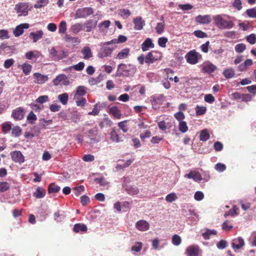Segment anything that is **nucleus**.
I'll return each instance as SVG.
<instances>
[{
	"instance_id": "obj_44",
	"label": "nucleus",
	"mask_w": 256,
	"mask_h": 256,
	"mask_svg": "<svg viewBox=\"0 0 256 256\" xmlns=\"http://www.w3.org/2000/svg\"><path fill=\"white\" fill-rule=\"evenodd\" d=\"M10 188V184L7 182H0V192H3Z\"/></svg>"
},
{
	"instance_id": "obj_18",
	"label": "nucleus",
	"mask_w": 256,
	"mask_h": 256,
	"mask_svg": "<svg viewBox=\"0 0 256 256\" xmlns=\"http://www.w3.org/2000/svg\"><path fill=\"white\" fill-rule=\"evenodd\" d=\"M110 140L115 142H119L121 141V136L118 134V132L117 130L116 127L112 128L110 134Z\"/></svg>"
},
{
	"instance_id": "obj_52",
	"label": "nucleus",
	"mask_w": 256,
	"mask_h": 256,
	"mask_svg": "<svg viewBox=\"0 0 256 256\" xmlns=\"http://www.w3.org/2000/svg\"><path fill=\"white\" fill-rule=\"evenodd\" d=\"M246 12L250 18H256V8L248 9Z\"/></svg>"
},
{
	"instance_id": "obj_23",
	"label": "nucleus",
	"mask_w": 256,
	"mask_h": 256,
	"mask_svg": "<svg viewBox=\"0 0 256 256\" xmlns=\"http://www.w3.org/2000/svg\"><path fill=\"white\" fill-rule=\"evenodd\" d=\"M154 44L152 42V39L150 38H147L142 44V50L143 52H146L150 48H154Z\"/></svg>"
},
{
	"instance_id": "obj_37",
	"label": "nucleus",
	"mask_w": 256,
	"mask_h": 256,
	"mask_svg": "<svg viewBox=\"0 0 256 256\" xmlns=\"http://www.w3.org/2000/svg\"><path fill=\"white\" fill-rule=\"evenodd\" d=\"M210 138V134L208 132V130L206 129H204L202 130L200 136V139L202 141H206Z\"/></svg>"
},
{
	"instance_id": "obj_51",
	"label": "nucleus",
	"mask_w": 256,
	"mask_h": 256,
	"mask_svg": "<svg viewBox=\"0 0 256 256\" xmlns=\"http://www.w3.org/2000/svg\"><path fill=\"white\" fill-rule=\"evenodd\" d=\"M178 198L176 194L174 192L170 193L168 194L166 198V200L167 202H172L176 200Z\"/></svg>"
},
{
	"instance_id": "obj_9",
	"label": "nucleus",
	"mask_w": 256,
	"mask_h": 256,
	"mask_svg": "<svg viewBox=\"0 0 256 256\" xmlns=\"http://www.w3.org/2000/svg\"><path fill=\"white\" fill-rule=\"evenodd\" d=\"M186 253L188 256H198L202 250L198 245L192 244L186 248Z\"/></svg>"
},
{
	"instance_id": "obj_22",
	"label": "nucleus",
	"mask_w": 256,
	"mask_h": 256,
	"mask_svg": "<svg viewBox=\"0 0 256 256\" xmlns=\"http://www.w3.org/2000/svg\"><path fill=\"white\" fill-rule=\"evenodd\" d=\"M134 24V28L136 30H141L145 24L144 21L142 20V17L138 16L134 18L133 20Z\"/></svg>"
},
{
	"instance_id": "obj_29",
	"label": "nucleus",
	"mask_w": 256,
	"mask_h": 256,
	"mask_svg": "<svg viewBox=\"0 0 256 256\" xmlns=\"http://www.w3.org/2000/svg\"><path fill=\"white\" fill-rule=\"evenodd\" d=\"M46 195V190L41 187H38L36 190L34 192L33 196L36 198H41Z\"/></svg>"
},
{
	"instance_id": "obj_19",
	"label": "nucleus",
	"mask_w": 256,
	"mask_h": 256,
	"mask_svg": "<svg viewBox=\"0 0 256 256\" xmlns=\"http://www.w3.org/2000/svg\"><path fill=\"white\" fill-rule=\"evenodd\" d=\"M136 228L140 231H146L150 228L148 222L144 220H140L136 224Z\"/></svg>"
},
{
	"instance_id": "obj_47",
	"label": "nucleus",
	"mask_w": 256,
	"mask_h": 256,
	"mask_svg": "<svg viewBox=\"0 0 256 256\" xmlns=\"http://www.w3.org/2000/svg\"><path fill=\"white\" fill-rule=\"evenodd\" d=\"M2 45L4 46H2V51L4 54H10L12 52V51L14 50V46H8L6 44H2Z\"/></svg>"
},
{
	"instance_id": "obj_24",
	"label": "nucleus",
	"mask_w": 256,
	"mask_h": 256,
	"mask_svg": "<svg viewBox=\"0 0 256 256\" xmlns=\"http://www.w3.org/2000/svg\"><path fill=\"white\" fill-rule=\"evenodd\" d=\"M130 49L125 48L120 50L115 57L116 59L122 60L127 58L130 56Z\"/></svg>"
},
{
	"instance_id": "obj_54",
	"label": "nucleus",
	"mask_w": 256,
	"mask_h": 256,
	"mask_svg": "<svg viewBox=\"0 0 256 256\" xmlns=\"http://www.w3.org/2000/svg\"><path fill=\"white\" fill-rule=\"evenodd\" d=\"M73 190L76 196H78L82 192H84V188L83 186H80L73 188Z\"/></svg>"
},
{
	"instance_id": "obj_2",
	"label": "nucleus",
	"mask_w": 256,
	"mask_h": 256,
	"mask_svg": "<svg viewBox=\"0 0 256 256\" xmlns=\"http://www.w3.org/2000/svg\"><path fill=\"white\" fill-rule=\"evenodd\" d=\"M136 68L131 64H120L118 66L116 71V76H128L130 72H135Z\"/></svg>"
},
{
	"instance_id": "obj_53",
	"label": "nucleus",
	"mask_w": 256,
	"mask_h": 256,
	"mask_svg": "<svg viewBox=\"0 0 256 256\" xmlns=\"http://www.w3.org/2000/svg\"><path fill=\"white\" fill-rule=\"evenodd\" d=\"M168 42V39L165 37L160 38L158 40V44L162 48H166V44Z\"/></svg>"
},
{
	"instance_id": "obj_8",
	"label": "nucleus",
	"mask_w": 256,
	"mask_h": 256,
	"mask_svg": "<svg viewBox=\"0 0 256 256\" xmlns=\"http://www.w3.org/2000/svg\"><path fill=\"white\" fill-rule=\"evenodd\" d=\"M108 45L105 44L104 42L102 44L98 54L99 58H104L111 55L114 48L108 47Z\"/></svg>"
},
{
	"instance_id": "obj_10",
	"label": "nucleus",
	"mask_w": 256,
	"mask_h": 256,
	"mask_svg": "<svg viewBox=\"0 0 256 256\" xmlns=\"http://www.w3.org/2000/svg\"><path fill=\"white\" fill-rule=\"evenodd\" d=\"M53 83L54 86L64 85L68 86L70 84L68 77L63 74H59L54 80Z\"/></svg>"
},
{
	"instance_id": "obj_55",
	"label": "nucleus",
	"mask_w": 256,
	"mask_h": 256,
	"mask_svg": "<svg viewBox=\"0 0 256 256\" xmlns=\"http://www.w3.org/2000/svg\"><path fill=\"white\" fill-rule=\"evenodd\" d=\"M48 100V96H40L36 100L35 102L40 104L46 102Z\"/></svg>"
},
{
	"instance_id": "obj_14",
	"label": "nucleus",
	"mask_w": 256,
	"mask_h": 256,
	"mask_svg": "<svg viewBox=\"0 0 256 256\" xmlns=\"http://www.w3.org/2000/svg\"><path fill=\"white\" fill-rule=\"evenodd\" d=\"M33 76L34 78V82L39 84H44L48 78V76L42 74L39 72H35Z\"/></svg>"
},
{
	"instance_id": "obj_42",
	"label": "nucleus",
	"mask_w": 256,
	"mask_h": 256,
	"mask_svg": "<svg viewBox=\"0 0 256 256\" xmlns=\"http://www.w3.org/2000/svg\"><path fill=\"white\" fill-rule=\"evenodd\" d=\"M216 232L215 230H206V232L202 234V236L205 240H208L212 235H216Z\"/></svg>"
},
{
	"instance_id": "obj_6",
	"label": "nucleus",
	"mask_w": 256,
	"mask_h": 256,
	"mask_svg": "<svg viewBox=\"0 0 256 256\" xmlns=\"http://www.w3.org/2000/svg\"><path fill=\"white\" fill-rule=\"evenodd\" d=\"M93 10L91 8H84L78 9L75 14L76 18H86L92 14Z\"/></svg>"
},
{
	"instance_id": "obj_21",
	"label": "nucleus",
	"mask_w": 256,
	"mask_h": 256,
	"mask_svg": "<svg viewBox=\"0 0 256 256\" xmlns=\"http://www.w3.org/2000/svg\"><path fill=\"white\" fill-rule=\"evenodd\" d=\"M244 240L240 238L234 239L232 242V246L234 249L238 250L244 246Z\"/></svg>"
},
{
	"instance_id": "obj_31",
	"label": "nucleus",
	"mask_w": 256,
	"mask_h": 256,
	"mask_svg": "<svg viewBox=\"0 0 256 256\" xmlns=\"http://www.w3.org/2000/svg\"><path fill=\"white\" fill-rule=\"evenodd\" d=\"M73 230L75 232H84L87 231V227L86 225L84 224H76L74 225Z\"/></svg>"
},
{
	"instance_id": "obj_40",
	"label": "nucleus",
	"mask_w": 256,
	"mask_h": 256,
	"mask_svg": "<svg viewBox=\"0 0 256 256\" xmlns=\"http://www.w3.org/2000/svg\"><path fill=\"white\" fill-rule=\"evenodd\" d=\"M127 120H124L118 123V126L119 128L122 130L124 133H126L128 130V126L127 124Z\"/></svg>"
},
{
	"instance_id": "obj_1",
	"label": "nucleus",
	"mask_w": 256,
	"mask_h": 256,
	"mask_svg": "<svg viewBox=\"0 0 256 256\" xmlns=\"http://www.w3.org/2000/svg\"><path fill=\"white\" fill-rule=\"evenodd\" d=\"M215 24L220 29H228L234 27L232 21H228L223 18L221 16L216 15L213 18Z\"/></svg>"
},
{
	"instance_id": "obj_56",
	"label": "nucleus",
	"mask_w": 256,
	"mask_h": 256,
	"mask_svg": "<svg viewBox=\"0 0 256 256\" xmlns=\"http://www.w3.org/2000/svg\"><path fill=\"white\" fill-rule=\"evenodd\" d=\"M246 40L250 44H254L256 43V35L252 34L246 37Z\"/></svg>"
},
{
	"instance_id": "obj_32",
	"label": "nucleus",
	"mask_w": 256,
	"mask_h": 256,
	"mask_svg": "<svg viewBox=\"0 0 256 256\" xmlns=\"http://www.w3.org/2000/svg\"><path fill=\"white\" fill-rule=\"evenodd\" d=\"M82 53L84 55V58L86 60H88L92 56L91 50L88 46H84L82 50Z\"/></svg>"
},
{
	"instance_id": "obj_3",
	"label": "nucleus",
	"mask_w": 256,
	"mask_h": 256,
	"mask_svg": "<svg viewBox=\"0 0 256 256\" xmlns=\"http://www.w3.org/2000/svg\"><path fill=\"white\" fill-rule=\"evenodd\" d=\"M185 58L188 63L196 64L198 62L199 60L202 58V55L195 50H193L186 54Z\"/></svg>"
},
{
	"instance_id": "obj_41",
	"label": "nucleus",
	"mask_w": 256,
	"mask_h": 256,
	"mask_svg": "<svg viewBox=\"0 0 256 256\" xmlns=\"http://www.w3.org/2000/svg\"><path fill=\"white\" fill-rule=\"evenodd\" d=\"M68 98V94L66 93H64L61 94H60L58 96V99L60 101V102L64 105H65L67 104Z\"/></svg>"
},
{
	"instance_id": "obj_39",
	"label": "nucleus",
	"mask_w": 256,
	"mask_h": 256,
	"mask_svg": "<svg viewBox=\"0 0 256 256\" xmlns=\"http://www.w3.org/2000/svg\"><path fill=\"white\" fill-rule=\"evenodd\" d=\"M22 70L23 72L26 75H28L30 74L32 70V65L24 63L22 65Z\"/></svg>"
},
{
	"instance_id": "obj_57",
	"label": "nucleus",
	"mask_w": 256,
	"mask_h": 256,
	"mask_svg": "<svg viewBox=\"0 0 256 256\" xmlns=\"http://www.w3.org/2000/svg\"><path fill=\"white\" fill-rule=\"evenodd\" d=\"M234 48L237 52H242L246 49V46L242 43L238 44L235 46Z\"/></svg>"
},
{
	"instance_id": "obj_50",
	"label": "nucleus",
	"mask_w": 256,
	"mask_h": 256,
	"mask_svg": "<svg viewBox=\"0 0 256 256\" xmlns=\"http://www.w3.org/2000/svg\"><path fill=\"white\" fill-rule=\"evenodd\" d=\"M206 108L205 106H197L196 108V114L198 116L202 115L206 112Z\"/></svg>"
},
{
	"instance_id": "obj_15",
	"label": "nucleus",
	"mask_w": 256,
	"mask_h": 256,
	"mask_svg": "<svg viewBox=\"0 0 256 256\" xmlns=\"http://www.w3.org/2000/svg\"><path fill=\"white\" fill-rule=\"evenodd\" d=\"M29 26L30 25L28 23L22 24L18 25L14 30V34L16 37L20 36L23 34L24 29H27Z\"/></svg>"
},
{
	"instance_id": "obj_48",
	"label": "nucleus",
	"mask_w": 256,
	"mask_h": 256,
	"mask_svg": "<svg viewBox=\"0 0 256 256\" xmlns=\"http://www.w3.org/2000/svg\"><path fill=\"white\" fill-rule=\"evenodd\" d=\"M179 130L182 133H185L188 130V127L186 122H180L178 124Z\"/></svg>"
},
{
	"instance_id": "obj_25",
	"label": "nucleus",
	"mask_w": 256,
	"mask_h": 256,
	"mask_svg": "<svg viewBox=\"0 0 256 256\" xmlns=\"http://www.w3.org/2000/svg\"><path fill=\"white\" fill-rule=\"evenodd\" d=\"M44 32L42 30H38L36 32H32L30 34V37L32 39L34 42H36L42 38Z\"/></svg>"
},
{
	"instance_id": "obj_28",
	"label": "nucleus",
	"mask_w": 256,
	"mask_h": 256,
	"mask_svg": "<svg viewBox=\"0 0 256 256\" xmlns=\"http://www.w3.org/2000/svg\"><path fill=\"white\" fill-rule=\"evenodd\" d=\"M109 113L118 119H120L122 116V114L120 110L116 106H114L110 108L109 110Z\"/></svg>"
},
{
	"instance_id": "obj_43",
	"label": "nucleus",
	"mask_w": 256,
	"mask_h": 256,
	"mask_svg": "<svg viewBox=\"0 0 256 256\" xmlns=\"http://www.w3.org/2000/svg\"><path fill=\"white\" fill-rule=\"evenodd\" d=\"M165 28V24L163 21L162 22H158L157 24L156 27V32L158 34H161L164 32Z\"/></svg>"
},
{
	"instance_id": "obj_13",
	"label": "nucleus",
	"mask_w": 256,
	"mask_h": 256,
	"mask_svg": "<svg viewBox=\"0 0 256 256\" xmlns=\"http://www.w3.org/2000/svg\"><path fill=\"white\" fill-rule=\"evenodd\" d=\"M24 108L19 107L12 110V116L16 120H21L24 118Z\"/></svg>"
},
{
	"instance_id": "obj_45",
	"label": "nucleus",
	"mask_w": 256,
	"mask_h": 256,
	"mask_svg": "<svg viewBox=\"0 0 256 256\" xmlns=\"http://www.w3.org/2000/svg\"><path fill=\"white\" fill-rule=\"evenodd\" d=\"M86 88L84 86H78L77 88L76 94L80 96H84L86 94Z\"/></svg>"
},
{
	"instance_id": "obj_26",
	"label": "nucleus",
	"mask_w": 256,
	"mask_h": 256,
	"mask_svg": "<svg viewBox=\"0 0 256 256\" xmlns=\"http://www.w3.org/2000/svg\"><path fill=\"white\" fill-rule=\"evenodd\" d=\"M127 38L123 35H120L118 39L114 38L104 42L105 44L110 45L112 44L123 43L127 40Z\"/></svg>"
},
{
	"instance_id": "obj_27",
	"label": "nucleus",
	"mask_w": 256,
	"mask_h": 256,
	"mask_svg": "<svg viewBox=\"0 0 256 256\" xmlns=\"http://www.w3.org/2000/svg\"><path fill=\"white\" fill-rule=\"evenodd\" d=\"M216 69V66L212 64H206L202 66V71L204 72L211 74Z\"/></svg>"
},
{
	"instance_id": "obj_62",
	"label": "nucleus",
	"mask_w": 256,
	"mask_h": 256,
	"mask_svg": "<svg viewBox=\"0 0 256 256\" xmlns=\"http://www.w3.org/2000/svg\"><path fill=\"white\" fill-rule=\"evenodd\" d=\"M110 24V22L108 20H106L98 24L99 28L102 30L104 28H108Z\"/></svg>"
},
{
	"instance_id": "obj_61",
	"label": "nucleus",
	"mask_w": 256,
	"mask_h": 256,
	"mask_svg": "<svg viewBox=\"0 0 256 256\" xmlns=\"http://www.w3.org/2000/svg\"><path fill=\"white\" fill-rule=\"evenodd\" d=\"M84 62H78V64L70 66L69 68V69L74 68L76 70L80 71L84 69Z\"/></svg>"
},
{
	"instance_id": "obj_35",
	"label": "nucleus",
	"mask_w": 256,
	"mask_h": 256,
	"mask_svg": "<svg viewBox=\"0 0 256 256\" xmlns=\"http://www.w3.org/2000/svg\"><path fill=\"white\" fill-rule=\"evenodd\" d=\"M50 54L54 60H59L63 58V56L58 54V52L54 48H52L50 50Z\"/></svg>"
},
{
	"instance_id": "obj_5",
	"label": "nucleus",
	"mask_w": 256,
	"mask_h": 256,
	"mask_svg": "<svg viewBox=\"0 0 256 256\" xmlns=\"http://www.w3.org/2000/svg\"><path fill=\"white\" fill-rule=\"evenodd\" d=\"M162 54L158 51L152 50L149 52L145 58V62L148 65L154 62L160 60Z\"/></svg>"
},
{
	"instance_id": "obj_17",
	"label": "nucleus",
	"mask_w": 256,
	"mask_h": 256,
	"mask_svg": "<svg viewBox=\"0 0 256 256\" xmlns=\"http://www.w3.org/2000/svg\"><path fill=\"white\" fill-rule=\"evenodd\" d=\"M196 22L201 24H208L212 21L211 16L210 15H198L195 18Z\"/></svg>"
},
{
	"instance_id": "obj_16",
	"label": "nucleus",
	"mask_w": 256,
	"mask_h": 256,
	"mask_svg": "<svg viewBox=\"0 0 256 256\" xmlns=\"http://www.w3.org/2000/svg\"><path fill=\"white\" fill-rule=\"evenodd\" d=\"M12 160L16 162L22 163L24 162V156L20 151H14L10 153Z\"/></svg>"
},
{
	"instance_id": "obj_58",
	"label": "nucleus",
	"mask_w": 256,
	"mask_h": 256,
	"mask_svg": "<svg viewBox=\"0 0 256 256\" xmlns=\"http://www.w3.org/2000/svg\"><path fill=\"white\" fill-rule=\"evenodd\" d=\"M66 22L65 21H62L58 26V32L60 34H64L66 32Z\"/></svg>"
},
{
	"instance_id": "obj_30",
	"label": "nucleus",
	"mask_w": 256,
	"mask_h": 256,
	"mask_svg": "<svg viewBox=\"0 0 256 256\" xmlns=\"http://www.w3.org/2000/svg\"><path fill=\"white\" fill-rule=\"evenodd\" d=\"M253 64L252 60L250 59L246 60L244 62L239 65L238 66V70L243 72L246 70L248 66H251Z\"/></svg>"
},
{
	"instance_id": "obj_63",
	"label": "nucleus",
	"mask_w": 256,
	"mask_h": 256,
	"mask_svg": "<svg viewBox=\"0 0 256 256\" xmlns=\"http://www.w3.org/2000/svg\"><path fill=\"white\" fill-rule=\"evenodd\" d=\"M142 242H136V246H134L132 247L131 250L132 251H134V252H138L142 250Z\"/></svg>"
},
{
	"instance_id": "obj_11",
	"label": "nucleus",
	"mask_w": 256,
	"mask_h": 256,
	"mask_svg": "<svg viewBox=\"0 0 256 256\" xmlns=\"http://www.w3.org/2000/svg\"><path fill=\"white\" fill-rule=\"evenodd\" d=\"M97 24V22L92 19L86 20L85 22L82 24V30L86 32H90L94 29Z\"/></svg>"
},
{
	"instance_id": "obj_49",
	"label": "nucleus",
	"mask_w": 256,
	"mask_h": 256,
	"mask_svg": "<svg viewBox=\"0 0 256 256\" xmlns=\"http://www.w3.org/2000/svg\"><path fill=\"white\" fill-rule=\"evenodd\" d=\"M238 207L235 205L233 206L232 208L228 212H226L224 216L225 217H226L227 216H233L234 215H236L238 214Z\"/></svg>"
},
{
	"instance_id": "obj_20",
	"label": "nucleus",
	"mask_w": 256,
	"mask_h": 256,
	"mask_svg": "<svg viewBox=\"0 0 256 256\" xmlns=\"http://www.w3.org/2000/svg\"><path fill=\"white\" fill-rule=\"evenodd\" d=\"M184 176L188 178H192L196 182L200 181L202 180L201 174L196 171L191 170L188 174H186Z\"/></svg>"
},
{
	"instance_id": "obj_60",
	"label": "nucleus",
	"mask_w": 256,
	"mask_h": 256,
	"mask_svg": "<svg viewBox=\"0 0 256 256\" xmlns=\"http://www.w3.org/2000/svg\"><path fill=\"white\" fill-rule=\"evenodd\" d=\"M64 38L66 42H75V43L80 42V40L78 38L72 37L68 34H66L65 35Z\"/></svg>"
},
{
	"instance_id": "obj_4",
	"label": "nucleus",
	"mask_w": 256,
	"mask_h": 256,
	"mask_svg": "<svg viewBox=\"0 0 256 256\" xmlns=\"http://www.w3.org/2000/svg\"><path fill=\"white\" fill-rule=\"evenodd\" d=\"M130 179L128 177L123 178V188H124L126 192L132 196L136 195L139 193V189L134 186H130L128 184Z\"/></svg>"
},
{
	"instance_id": "obj_33",
	"label": "nucleus",
	"mask_w": 256,
	"mask_h": 256,
	"mask_svg": "<svg viewBox=\"0 0 256 256\" xmlns=\"http://www.w3.org/2000/svg\"><path fill=\"white\" fill-rule=\"evenodd\" d=\"M222 74L226 78H230L234 76L235 72L233 68H230L225 69Z\"/></svg>"
},
{
	"instance_id": "obj_36",
	"label": "nucleus",
	"mask_w": 256,
	"mask_h": 256,
	"mask_svg": "<svg viewBox=\"0 0 256 256\" xmlns=\"http://www.w3.org/2000/svg\"><path fill=\"white\" fill-rule=\"evenodd\" d=\"M118 14L123 18L126 19L130 16L131 12L128 9L123 8L119 10Z\"/></svg>"
},
{
	"instance_id": "obj_12",
	"label": "nucleus",
	"mask_w": 256,
	"mask_h": 256,
	"mask_svg": "<svg viewBox=\"0 0 256 256\" xmlns=\"http://www.w3.org/2000/svg\"><path fill=\"white\" fill-rule=\"evenodd\" d=\"M98 134V131L96 128L89 130L88 131V137L90 139V142L96 143L99 142Z\"/></svg>"
},
{
	"instance_id": "obj_7",
	"label": "nucleus",
	"mask_w": 256,
	"mask_h": 256,
	"mask_svg": "<svg viewBox=\"0 0 256 256\" xmlns=\"http://www.w3.org/2000/svg\"><path fill=\"white\" fill-rule=\"evenodd\" d=\"M28 5L25 2H20L15 6L14 10L20 16H26L28 14Z\"/></svg>"
},
{
	"instance_id": "obj_46",
	"label": "nucleus",
	"mask_w": 256,
	"mask_h": 256,
	"mask_svg": "<svg viewBox=\"0 0 256 256\" xmlns=\"http://www.w3.org/2000/svg\"><path fill=\"white\" fill-rule=\"evenodd\" d=\"M22 131V128L19 126H16L12 128V134L15 137L19 136L21 134Z\"/></svg>"
},
{
	"instance_id": "obj_59",
	"label": "nucleus",
	"mask_w": 256,
	"mask_h": 256,
	"mask_svg": "<svg viewBox=\"0 0 256 256\" xmlns=\"http://www.w3.org/2000/svg\"><path fill=\"white\" fill-rule=\"evenodd\" d=\"M2 130L4 134L8 133V132L12 130L11 124L8 122H4L2 124Z\"/></svg>"
},
{
	"instance_id": "obj_64",
	"label": "nucleus",
	"mask_w": 256,
	"mask_h": 256,
	"mask_svg": "<svg viewBox=\"0 0 256 256\" xmlns=\"http://www.w3.org/2000/svg\"><path fill=\"white\" fill-rule=\"evenodd\" d=\"M182 242L181 238L177 234L173 236L172 238V242L174 245L178 246Z\"/></svg>"
},
{
	"instance_id": "obj_38",
	"label": "nucleus",
	"mask_w": 256,
	"mask_h": 256,
	"mask_svg": "<svg viewBox=\"0 0 256 256\" xmlns=\"http://www.w3.org/2000/svg\"><path fill=\"white\" fill-rule=\"evenodd\" d=\"M60 190V187L54 183L50 184L48 187L49 194L58 192Z\"/></svg>"
},
{
	"instance_id": "obj_34",
	"label": "nucleus",
	"mask_w": 256,
	"mask_h": 256,
	"mask_svg": "<svg viewBox=\"0 0 256 256\" xmlns=\"http://www.w3.org/2000/svg\"><path fill=\"white\" fill-rule=\"evenodd\" d=\"M82 24L76 23L72 24L70 27V30L74 34H78L80 31L82 30Z\"/></svg>"
}]
</instances>
